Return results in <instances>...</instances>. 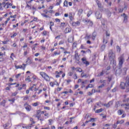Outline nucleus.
Wrapping results in <instances>:
<instances>
[{"mask_svg": "<svg viewBox=\"0 0 129 129\" xmlns=\"http://www.w3.org/2000/svg\"><path fill=\"white\" fill-rule=\"evenodd\" d=\"M120 87L121 89H125V92H129V77H126L125 82H121Z\"/></svg>", "mask_w": 129, "mask_h": 129, "instance_id": "obj_1", "label": "nucleus"}, {"mask_svg": "<svg viewBox=\"0 0 129 129\" xmlns=\"http://www.w3.org/2000/svg\"><path fill=\"white\" fill-rule=\"evenodd\" d=\"M39 74L45 81L49 82L50 81V77H49V75L47 74L46 73L44 72H41L39 73Z\"/></svg>", "mask_w": 129, "mask_h": 129, "instance_id": "obj_2", "label": "nucleus"}, {"mask_svg": "<svg viewBox=\"0 0 129 129\" xmlns=\"http://www.w3.org/2000/svg\"><path fill=\"white\" fill-rule=\"evenodd\" d=\"M108 57L109 58V60L111 61V62H114V58H115V54L112 51V50H110L108 53Z\"/></svg>", "mask_w": 129, "mask_h": 129, "instance_id": "obj_3", "label": "nucleus"}, {"mask_svg": "<svg viewBox=\"0 0 129 129\" xmlns=\"http://www.w3.org/2000/svg\"><path fill=\"white\" fill-rule=\"evenodd\" d=\"M118 60L119 61V67H121V66H122V64H123V62H124V56H123V54L120 55L118 58Z\"/></svg>", "mask_w": 129, "mask_h": 129, "instance_id": "obj_4", "label": "nucleus"}, {"mask_svg": "<svg viewBox=\"0 0 129 129\" xmlns=\"http://www.w3.org/2000/svg\"><path fill=\"white\" fill-rule=\"evenodd\" d=\"M95 17L97 20H100L101 19V17L102 16V15L99 12V11H97L95 13Z\"/></svg>", "mask_w": 129, "mask_h": 129, "instance_id": "obj_5", "label": "nucleus"}, {"mask_svg": "<svg viewBox=\"0 0 129 129\" xmlns=\"http://www.w3.org/2000/svg\"><path fill=\"white\" fill-rule=\"evenodd\" d=\"M27 66V64H23L22 66H15V68L16 69H23V70H25L26 69V67Z\"/></svg>", "mask_w": 129, "mask_h": 129, "instance_id": "obj_6", "label": "nucleus"}, {"mask_svg": "<svg viewBox=\"0 0 129 129\" xmlns=\"http://www.w3.org/2000/svg\"><path fill=\"white\" fill-rule=\"evenodd\" d=\"M24 106L25 107V109H26L27 111H31V110H32V107L27 103H25L24 104Z\"/></svg>", "mask_w": 129, "mask_h": 129, "instance_id": "obj_7", "label": "nucleus"}, {"mask_svg": "<svg viewBox=\"0 0 129 129\" xmlns=\"http://www.w3.org/2000/svg\"><path fill=\"white\" fill-rule=\"evenodd\" d=\"M84 22L85 24H87V25H89V26H92V25H93V22L89 20L85 19Z\"/></svg>", "mask_w": 129, "mask_h": 129, "instance_id": "obj_8", "label": "nucleus"}, {"mask_svg": "<svg viewBox=\"0 0 129 129\" xmlns=\"http://www.w3.org/2000/svg\"><path fill=\"white\" fill-rule=\"evenodd\" d=\"M82 61H83V64H85L86 66H88L90 64L89 61H87L85 57L82 58Z\"/></svg>", "mask_w": 129, "mask_h": 129, "instance_id": "obj_9", "label": "nucleus"}, {"mask_svg": "<svg viewBox=\"0 0 129 129\" xmlns=\"http://www.w3.org/2000/svg\"><path fill=\"white\" fill-rule=\"evenodd\" d=\"M120 68L121 67H119V68H118V69H117L116 70L115 74L117 76H118L120 75V74H121L122 71H121V69H120Z\"/></svg>", "mask_w": 129, "mask_h": 129, "instance_id": "obj_10", "label": "nucleus"}, {"mask_svg": "<svg viewBox=\"0 0 129 129\" xmlns=\"http://www.w3.org/2000/svg\"><path fill=\"white\" fill-rule=\"evenodd\" d=\"M113 104V102L110 101H109L107 104H103V105L104 106H105L106 107H109L111 106V105H112Z\"/></svg>", "mask_w": 129, "mask_h": 129, "instance_id": "obj_11", "label": "nucleus"}, {"mask_svg": "<svg viewBox=\"0 0 129 129\" xmlns=\"http://www.w3.org/2000/svg\"><path fill=\"white\" fill-rule=\"evenodd\" d=\"M123 102H129V97L126 95L123 96Z\"/></svg>", "mask_w": 129, "mask_h": 129, "instance_id": "obj_12", "label": "nucleus"}, {"mask_svg": "<svg viewBox=\"0 0 129 129\" xmlns=\"http://www.w3.org/2000/svg\"><path fill=\"white\" fill-rule=\"evenodd\" d=\"M121 16L123 17V23H126V22H127V16H126L125 13H123V15Z\"/></svg>", "mask_w": 129, "mask_h": 129, "instance_id": "obj_13", "label": "nucleus"}, {"mask_svg": "<svg viewBox=\"0 0 129 129\" xmlns=\"http://www.w3.org/2000/svg\"><path fill=\"white\" fill-rule=\"evenodd\" d=\"M75 58L76 60H77V63H79V56L78 55V53H76L75 54Z\"/></svg>", "mask_w": 129, "mask_h": 129, "instance_id": "obj_14", "label": "nucleus"}, {"mask_svg": "<svg viewBox=\"0 0 129 129\" xmlns=\"http://www.w3.org/2000/svg\"><path fill=\"white\" fill-rule=\"evenodd\" d=\"M71 32V29L69 28H66L64 30L65 34H68V33H70Z\"/></svg>", "mask_w": 129, "mask_h": 129, "instance_id": "obj_15", "label": "nucleus"}, {"mask_svg": "<svg viewBox=\"0 0 129 129\" xmlns=\"http://www.w3.org/2000/svg\"><path fill=\"white\" fill-rule=\"evenodd\" d=\"M96 37V32H94L92 35V39L93 41L95 40Z\"/></svg>", "mask_w": 129, "mask_h": 129, "instance_id": "obj_16", "label": "nucleus"}, {"mask_svg": "<svg viewBox=\"0 0 129 129\" xmlns=\"http://www.w3.org/2000/svg\"><path fill=\"white\" fill-rule=\"evenodd\" d=\"M73 26L76 27V26H78V25H80V22L79 21H77L76 22H73L72 23Z\"/></svg>", "mask_w": 129, "mask_h": 129, "instance_id": "obj_17", "label": "nucleus"}, {"mask_svg": "<svg viewBox=\"0 0 129 129\" xmlns=\"http://www.w3.org/2000/svg\"><path fill=\"white\" fill-rule=\"evenodd\" d=\"M27 64L26 65H31L32 63V60H30V58H28L26 61Z\"/></svg>", "mask_w": 129, "mask_h": 129, "instance_id": "obj_18", "label": "nucleus"}, {"mask_svg": "<svg viewBox=\"0 0 129 129\" xmlns=\"http://www.w3.org/2000/svg\"><path fill=\"white\" fill-rule=\"evenodd\" d=\"M11 7H13V4L10 3H7V7L6 9H9V8H11Z\"/></svg>", "mask_w": 129, "mask_h": 129, "instance_id": "obj_19", "label": "nucleus"}, {"mask_svg": "<svg viewBox=\"0 0 129 129\" xmlns=\"http://www.w3.org/2000/svg\"><path fill=\"white\" fill-rule=\"evenodd\" d=\"M104 109L103 108H100L99 109H97L96 110L95 112L96 113H99L100 112H102L103 111Z\"/></svg>", "mask_w": 129, "mask_h": 129, "instance_id": "obj_20", "label": "nucleus"}, {"mask_svg": "<svg viewBox=\"0 0 129 129\" xmlns=\"http://www.w3.org/2000/svg\"><path fill=\"white\" fill-rule=\"evenodd\" d=\"M122 72L124 74H125L126 73V71H127V68L125 67L123 68V69L121 70Z\"/></svg>", "mask_w": 129, "mask_h": 129, "instance_id": "obj_21", "label": "nucleus"}, {"mask_svg": "<svg viewBox=\"0 0 129 129\" xmlns=\"http://www.w3.org/2000/svg\"><path fill=\"white\" fill-rule=\"evenodd\" d=\"M25 81H28V82H32V80H31V78L30 76H28L26 79Z\"/></svg>", "mask_w": 129, "mask_h": 129, "instance_id": "obj_22", "label": "nucleus"}, {"mask_svg": "<svg viewBox=\"0 0 129 129\" xmlns=\"http://www.w3.org/2000/svg\"><path fill=\"white\" fill-rule=\"evenodd\" d=\"M87 102L89 104L91 102H93V99L89 98L87 100Z\"/></svg>", "mask_w": 129, "mask_h": 129, "instance_id": "obj_23", "label": "nucleus"}, {"mask_svg": "<svg viewBox=\"0 0 129 129\" xmlns=\"http://www.w3.org/2000/svg\"><path fill=\"white\" fill-rule=\"evenodd\" d=\"M32 126L29 124L28 126H23V128L31 129Z\"/></svg>", "mask_w": 129, "mask_h": 129, "instance_id": "obj_24", "label": "nucleus"}, {"mask_svg": "<svg viewBox=\"0 0 129 129\" xmlns=\"http://www.w3.org/2000/svg\"><path fill=\"white\" fill-rule=\"evenodd\" d=\"M123 112V110H121V109H119L117 111V113L119 115H121V114H122Z\"/></svg>", "mask_w": 129, "mask_h": 129, "instance_id": "obj_25", "label": "nucleus"}, {"mask_svg": "<svg viewBox=\"0 0 129 129\" xmlns=\"http://www.w3.org/2000/svg\"><path fill=\"white\" fill-rule=\"evenodd\" d=\"M110 1L111 0H105V3H107L109 7H111V2H110Z\"/></svg>", "mask_w": 129, "mask_h": 129, "instance_id": "obj_26", "label": "nucleus"}, {"mask_svg": "<svg viewBox=\"0 0 129 129\" xmlns=\"http://www.w3.org/2000/svg\"><path fill=\"white\" fill-rule=\"evenodd\" d=\"M123 122H124V120H121L117 121L116 123V124H119V123L120 124H121V123H123Z\"/></svg>", "mask_w": 129, "mask_h": 129, "instance_id": "obj_27", "label": "nucleus"}, {"mask_svg": "<svg viewBox=\"0 0 129 129\" xmlns=\"http://www.w3.org/2000/svg\"><path fill=\"white\" fill-rule=\"evenodd\" d=\"M82 13H83V10L82 9H79L78 11V15L79 16L81 15V14H82Z\"/></svg>", "mask_w": 129, "mask_h": 129, "instance_id": "obj_28", "label": "nucleus"}, {"mask_svg": "<svg viewBox=\"0 0 129 129\" xmlns=\"http://www.w3.org/2000/svg\"><path fill=\"white\" fill-rule=\"evenodd\" d=\"M93 87V85L89 84L88 86L86 87V89H88V88H92Z\"/></svg>", "mask_w": 129, "mask_h": 129, "instance_id": "obj_29", "label": "nucleus"}, {"mask_svg": "<svg viewBox=\"0 0 129 129\" xmlns=\"http://www.w3.org/2000/svg\"><path fill=\"white\" fill-rule=\"evenodd\" d=\"M72 13H70L69 15V19L71 20V21H73V17L72 16Z\"/></svg>", "mask_w": 129, "mask_h": 129, "instance_id": "obj_30", "label": "nucleus"}, {"mask_svg": "<svg viewBox=\"0 0 129 129\" xmlns=\"http://www.w3.org/2000/svg\"><path fill=\"white\" fill-rule=\"evenodd\" d=\"M92 14V11H89L87 14V17H89Z\"/></svg>", "mask_w": 129, "mask_h": 129, "instance_id": "obj_31", "label": "nucleus"}, {"mask_svg": "<svg viewBox=\"0 0 129 129\" xmlns=\"http://www.w3.org/2000/svg\"><path fill=\"white\" fill-rule=\"evenodd\" d=\"M87 82V81H82V84L81 85H82V88L84 87V84H86V82Z\"/></svg>", "mask_w": 129, "mask_h": 129, "instance_id": "obj_32", "label": "nucleus"}, {"mask_svg": "<svg viewBox=\"0 0 129 129\" xmlns=\"http://www.w3.org/2000/svg\"><path fill=\"white\" fill-rule=\"evenodd\" d=\"M101 49L102 51H104V49H105V44L102 45L101 46Z\"/></svg>", "mask_w": 129, "mask_h": 129, "instance_id": "obj_33", "label": "nucleus"}, {"mask_svg": "<svg viewBox=\"0 0 129 129\" xmlns=\"http://www.w3.org/2000/svg\"><path fill=\"white\" fill-rule=\"evenodd\" d=\"M101 23H102V25L103 26H105V20H104V19H102V20H101Z\"/></svg>", "mask_w": 129, "mask_h": 129, "instance_id": "obj_34", "label": "nucleus"}, {"mask_svg": "<svg viewBox=\"0 0 129 129\" xmlns=\"http://www.w3.org/2000/svg\"><path fill=\"white\" fill-rule=\"evenodd\" d=\"M90 118V119L89 120L90 122H93L95 121V118Z\"/></svg>", "mask_w": 129, "mask_h": 129, "instance_id": "obj_35", "label": "nucleus"}, {"mask_svg": "<svg viewBox=\"0 0 129 129\" xmlns=\"http://www.w3.org/2000/svg\"><path fill=\"white\" fill-rule=\"evenodd\" d=\"M76 69H77V71H78V72H80V73L82 72V69H81V68H76Z\"/></svg>", "mask_w": 129, "mask_h": 129, "instance_id": "obj_36", "label": "nucleus"}, {"mask_svg": "<svg viewBox=\"0 0 129 129\" xmlns=\"http://www.w3.org/2000/svg\"><path fill=\"white\" fill-rule=\"evenodd\" d=\"M64 7H68V2L67 1H64L63 3Z\"/></svg>", "mask_w": 129, "mask_h": 129, "instance_id": "obj_37", "label": "nucleus"}, {"mask_svg": "<svg viewBox=\"0 0 129 129\" xmlns=\"http://www.w3.org/2000/svg\"><path fill=\"white\" fill-rule=\"evenodd\" d=\"M106 35L107 37H109V36H110V33L109 32V31H107L106 32Z\"/></svg>", "mask_w": 129, "mask_h": 129, "instance_id": "obj_38", "label": "nucleus"}, {"mask_svg": "<svg viewBox=\"0 0 129 129\" xmlns=\"http://www.w3.org/2000/svg\"><path fill=\"white\" fill-rule=\"evenodd\" d=\"M60 27H61L62 28H65L66 26H65V23L63 22V23H61L60 24Z\"/></svg>", "mask_w": 129, "mask_h": 129, "instance_id": "obj_39", "label": "nucleus"}, {"mask_svg": "<svg viewBox=\"0 0 129 129\" xmlns=\"http://www.w3.org/2000/svg\"><path fill=\"white\" fill-rule=\"evenodd\" d=\"M90 37H91L90 35H88L87 34L86 35L85 39H87V40H90Z\"/></svg>", "mask_w": 129, "mask_h": 129, "instance_id": "obj_40", "label": "nucleus"}, {"mask_svg": "<svg viewBox=\"0 0 129 129\" xmlns=\"http://www.w3.org/2000/svg\"><path fill=\"white\" fill-rule=\"evenodd\" d=\"M97 5H98V8H99L100 9H101V8H102V5H101V3H98Z\"/></svg>", "mask_w": 129, "mask_h": 129, "instance_id": "obj_41", "label": "nucleus"}, {"mask_svg": "<svg viewBox=\"0 0 129 129\" xmlns=\"http://www.w3.org/2000/svg\"><path fill=\"white\" fill-rule=\"evenodd\" d=\"M100 76H103V72H102L101 73L98 74L97 77H100Z\"/></svg>", "mask_w": 129, "mask_h": 129, "instance_id": "obj_42", "label": "nucleus"}, {"mask_svg": "<svg viewBox=\"0 0 129 129\" xmlns=\"http://www.w3.org/2000/svg\"><path fill=\"white\" fill-rule=\"evenodd\" d=\"M41 16H42V17H44L45 18H49V16L44 13H42L41 14Z\"/></svg>", "mask_w": 129, "mask_h": 129, "instance_id": "obj_43", "label": "nucleus"}, {"mask_svg": "<svg viewBox=\"0 0 129 129\" xmlns=\"http://www.w3.org/2000/svg\"><path fill=\"white\" fill-rule=\"evenodd\" d=\"M2 4L3 8H6V7H7V3L3 2Z\"/></svg>", "mask_w": 129, "mask_h": 129, "instance_id": "obj_44", "label": "nucleus"}, {"mask_svg": "<svg viewBox=\"0 0 129 129\" xmlns=\"http://www.w3.org/2000/svg\"><path fill=\"white\" fill-rule=\"evenodd\" d=\"M104 84H102L101 86H99L98 87V88L99 89H100V88H103V87H104Z\"/></svg>", "mask_w": 129, "mask_h": 129, "instance_id": "obj_45", "label": "nucleus"}, {"mask_svg": "<svg viewBox=\"0 0 129 129\" xmlns=\"http://www.w3.org/2000/svg\"><path fill=\"white\" fill-rule=\"evenodd\" d=\"M117 52H120V47L119 46H116Z\"/></svg>", "mask_w": 129, "mask_h": 129, "instance_id": "obj_46", "label": "nucleus"}, {"mask_svg": "<svg viewBox=\"0 0 129 129\" xmlns=\"http://www.w3.org/2000/svg\"><path fill=\"white\" fill-rule=\"evenodd\" d=\"M33 106H38L39 105V104H38L37 102H35L34 103L32 104Z\"/></svg>", "mask_w": 129, "mask_h": 129, "instance_id": "obj_47", "label": "nucleus"}, {"mask_svg": "<svg viewBox=\"0 0 129 129\" xmlns=\"http://www.w3.org/2000/svg\"><path fill=\"white\" fill-rule=\"evenodd\" d=\"M57 55H60V53H58V52H56V51H55L53 56H57Z\"/></svg>", "mask_w": 129, "mask_h": 129, "instance_id": "obj_48", "label": "nucleus"}, {"mask_svg": "<svg viewBox=\"0 0 129 129\" xmlns=\"http://www.w3.org/2000/svg\"><path fill=\"white\" fill-rule=\"evenodd\" d=\"M127 8V7L126 6V5H125V4H124V7L123 8H122L123 11H126Z\"/></svg>", "mask_w": 129, "mask_h": 129, "instance_id": "obj_49", "label": "nucleus"}, {"mask_svg": "<svg viewBox=\"0 0 129 129\" xmlns=\"http://www.w3.org/2000/svg\"><path fill=\"white\" fill-rule=\"evenodd\" d=\"M9 124H10L9 123H7L4 125H3V127H8V126H9Z\"/></svg>", "mask_w": 129, "mask_h": 129, "instance_id": "obj_50", "label": "nucleus"}, {"mask_svg": "<svg viewBox=\"0 0 129 129\" xmlns=\"http://www.w3.org/2000/svg\"><path fill=\"white\" fill-rule=\"evenodd\" d=\"M100 115L102 116V118H106V115H104L103 114H100Z\"/></svg>", "mask_w": 129, "mask_h": 129, "instance_id": "obj_51", "label": "nucleus"}, {"mask_svg": "<svg viewBox=\"0 0 129 129\" xmlns=\"http://www.w3.org/2000/svg\"><path fill=\"white\" fill-rule=\"evenodd\" d=\"M42 35H43V36H46L47 35V31H44L42 32Z\"/></svg>", "mask_w": 129, "mask_h": 129, "instance_id": "obj_52", "label": "nucleus"}, {"mask_svg": "<svg viewBox=\"0 0 129 129\" xmlns=\"http://www.w3.org/2000/svg\"><path fill=\"white\" fill-rule=\"evenodd\" d=\"M21 75H22V74H18L16 75V78H17L18 79V78H19V77H20V76H21Z\"/></svg>", "mask_w": 129, "mask_h": 129, "instance_id": "obj_53", "label": "nucleus"}, {"mask_svg": "<svg viewBox=\"0 0 129 129\" xmlns=\"http://www.w3.org/2000/svg\"><path fill=\"white\" fill-rule=\"evenodd\" d=\"M77 46V44L76 43H74L73 44V48H76V47Z\"/></svg>", "mask_w": 129, "mask_h": 129, "instance_id": "obj_54", "label": "nucleus"}, {"mask_svg": "<svg viewBox=\"0 0 129 129\" xmlns=\"http://www.w3.org/2000/svg\"><path fill=\"white\" fill-rule=\"evenodd\" d=\"M87 75L86 74H84V73H82L81 74V77H86Z\"/></svg>", "mask_w": 129, "mask_h": 129, "instance_id": "obj_55", "label": "nucleus"}, {"mask_svg": "<svg viewBox=\"0 0 129 129\" xmlns=\"http://www.w3.org/2000/svg\"><path fill=\"white\" fill-rule=\"evenodd\" d=\"M4 9L3 8V5L2 3H0V11H3Z\"/></svg>", "mask_w": 129, "mask_h": 129, "instance_id": "obj_56", "label": "nucleus"}, {"mask_svg": "<svg viewBox=\"0 0 129 129\" xmlns=\"http://www.w3.org/2000/svg\"><path fill=\"white\" fill-rule=\"evenodd\" d=\"M17 94H18V92H15L14 93H12V96H16V95H17Z\"/></svg>", "mask_w": 129, "mask_h": 129, "instance_id": "obj_57", "label": "nucleus"}, {"mask_svg": "<svg viewBox=\"0 0 129 129\" xmlns=\"http://www.w3.org/2000/svg\"><path fill=\"white\" fill-rule=\"evenodd\" d=\"M44 108L47 110H50L51 109L49 107H44Z\"/></svg>", "mask_w": 129, "mask_h": 129, "instance_id": "obj_58", "label": "nucleus"}, {"mask_svg": "<svg viewBox=\"0 0 129 129\" xmlns=\"http://www.w3.org/2000/svg\"><path fill=\"white\" fill-rule=\"evenodd\" d=\"M57 63V60L56 59H54L52 60V64H56Z\"/></svg>", "mask_w": 129, "mask_h": 129, "instance_id": "obj_59", "label": "nucleus"}, {"mask_svg": "<svg viewBox=\"0 0 129 129\" xmlns=\"http://www.w3.org/2000/svg\"><path fill=\"white\" fill-rule=\"evenodd\" d=\"M28 99H29V97H28V96H26L25 97H24L23 100H27Z\"/></svg>", "mask_w": 129, "mask_h": 129, "instance_id": "obj_60", "label": "nucleus"}, {"mask_svg": "<svg viewBox=\"0 0 129 129\" xmlns=\"http://www.w3.org/2000/svg\"><path fill=\"white\" fill-rule=\"evenodd\" d=\"M103 43H104V44H107V40L104 39L103 40Z\"/></svg>", "mask_w": 129, "mask_h": 129, "instance_id": "obj_61", "label": "nucleus"}, {"mask_svg": "<svg viewBox=\"0 0 129 129\" xmlns=\"http://www.w3.org/2000/svg\"><path fill=\"white\" fill-rule=\"evenodd\" d=\"M118 12L119 13H122V12H123V9H121L120 8L118 9Z\"/></svg>", "mask_w": 129, "mask_h": 129, "instance_id": "obj_62", "label": "nucleus"}, {"mask_svg": "<svg viewBox=\"0 0 129 129\" xmlns=\"http://www.w3.org/2000/svg\"><path fill=\"white\" fill-rule=\"evenodd\" d=\"M111 79H112L111 77H108V80L109 82H110V81H111Z\"/></svg>", "mask_w": 129, "mask_h": 129, "instance_id": "obj_63", "label": "nucleus"}, {"mask_svg": "<svg viewBox=\"0 0 129 129\" xmlns=\"http://www.w3.org/2000/svg\"><path fill=\"white\" fill-rule=\"evenodd\" d=\"M74 79H77V75L76 74L74 75Z\"/></svg>", "mask_w": 129, "mask_h": 129, "instance_id": "obj_64", "label": "nucleus"}]
</instances>
